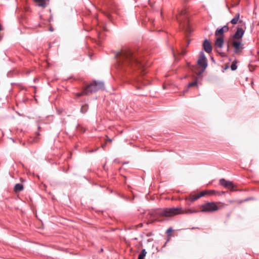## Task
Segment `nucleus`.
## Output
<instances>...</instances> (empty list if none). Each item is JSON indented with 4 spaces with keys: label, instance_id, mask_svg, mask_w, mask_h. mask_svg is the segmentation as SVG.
I'll list each match as a JSON object with an SVG mask.
<instances>
[{
    "label": "nucleus",
    "instance_id": "1",
    "mask_svg": "<svg viewBox=\"0 0 259 259\" xmlns=\"http://www.w3.org/2000/svg\"><path fill=\"white\" fill-rule=\"evenodd\" d=\"M115 57L119 69L131 72L138 68L142 75L146 73L145 63L143 62L142 56L139 52L130 49H122L116 54Z\"/></svg>",
    "mask_w": 259,
    "mask_h": 259
},
{
    "label": "nucleus",
    "instance_id": "2",
    "mask_svg": "<svg viewBox=\"0 0 259 259\" xmlns=\"http://www.w3.org/2000/svg\"><path fill=\"white\" fill-rule=\"evenodd\" d=\"M198 211L192 210L190 209H184L181 207L165 208L157 209L155 213L159 217H171L175 215L192 213Z\"/></svg>",
    "mask_w": 259,
    "mask_h": 259
},
{
    "label": "nucleus",
    "instance_id": "3",
    "mask_svg": "<svg viewBox=\"0 0 259 259\" xmlns=\"http://www.w3.org/2000/svg\"><path fill=\"white\" fill-rule=\"evenodd\" d=\"M215 194V191L214 190L203 191L197 194L191 193L188 197H186L185 200L187 201L188 203L190 202L189 204V205H190L191 203L197 200L201 197L205 195H212Z\"/></svg>",
    "mask_w": 259,
    "mask_h": 259
},
{
    "label": "nucleus",
    "instance_id": "4",
    "mask_svg": "<svg viewBox=\"0 0 259 259\" xmlns=\"http://www.w3.org/2000/svg\"><path fill=\"white\" fill-rule=\"evenodd\" d=\"M86 93L89 95L93 94L100 90L104 89V84L101 81H94L90 83L86 88Z\"/></svg>",
    "mask_w": 259,
    "mask_h": 259
},
{
    "label": "nucleus",
    "instance_id": "5",
    "mask_svg": "<svg viewBox=\"0 0 259 259\" xmlns=\"http://www.w3.org/2000/svg\"><path fill=\"white\" fill-rule=\"evenodd\" d=\"M220 202H208L203 204L200 207L202 208V212H213L218 210L220 207L218 204H221Z\"/></svg>",
    "mask_w": 259,
    "mask_h": 259
},
{
    "label": "nucleus",
    "instance_id": "6",
    "mask_svg": "<svg viewBox=\"0 0 259 259\" xmlns=\"http://www.w3.org/2000/svg\"><path fill=\"white\" fill-rule=\"evenodd\" d=\"M231 45L234 49V53L237 55H240L244 49L243 44L240 40H232Z\"/></svg>",
    "mask_w": 259,
    "mask_h": 259
},
{
    "label": "nucleus",
    "instance_id": "7",
    "mask_svg": "<svg viewBox=\"0 0 259 259\" xmlns=\"http://www.w3.org/2000/svg\"><path fill=\"white\" fill-rule=\"evenodd\" d=\"M197 64L202 68V72L207 66V60L203 52H201L199 54V59L197 60Z\"/></svg>",
    "mask_w": 259,
    "mask_h": 259
},
{
    "label": "nucleus",
    "instance_id": "8",
    "mask_svg": "<svg viewBox=\"0 0 259 259\" xmlns=\"http://www.w3.org/2000/svg\"><path fill=\"white\" fill-rule=\"evenodd\" d=\"M244 30L241 27H238L235 33L233 35V40H240L241 39L244 34Z\"/></svg>",
    "mask_w": 259,
    "mask_h": 259
},
{
    "label": "nucleus",
    "instance_id": "9",
    "mask_svg": "<svg viewBox=\"0 0 259 259\" xmlns=\"http://www.w3.org/2000/svg\"><path fill=\"white\" fill-rule=\"evenodd\" d=\"M219 183L221 185L223 186L224 187L232 190L234 187V185L233 183L229 181H227L224 179H220L219 181Z\"/></svg>",
    "mask_w": 259,
    "mask_h": 259
},
{
    "label": "nucleus",
    "instance_id": "10",
    "mask_svg": "<svg viewBox=\"0 0 259 259\" xmlns=\"http://www.w3.org/2000/svg\"><path fill=\"white\" fill-rule=\"evenodd\" d=\"M203 48L207 53H210L212 52V47L209 41L207 39H205L203 42Z\"/></svg>",
    "mask_w": 259,
    "mask_h": 259
},
{
    "label": "nucleus",
    "instance_id": "11",
    "mask_svg": "<svg viewBox=\"0 0 259 259\" xmlns=\"http://www.w3.org/2000/svg\"><path fill=\"white\" fill-rule=\"evenodd\" d=\"M187 12L186 9H184L182 10H181L179 13V15H177L176 16V18L177 20L180 23H181V20L180 19V17L184 16L185 18H186V14Z\"/></svg>",
    "mask_w": 259,
    "mask_h": 259
},
{
    "label": "nucleus",
    "instance_id": "12",
    "mask_svg": "<svg viewBox=\"0 0 259 259\" xmlns=\"http://www.w3.org/2000/svg\"><path fill=\"white\" fill-rule=\"evenodd\" d=\"M224 43V40L223 36L217 38L215 42V46L219 48H222Z\"/></svg>",
    "mask_w": 259,
    "mask_h": 259
},
{
    "label": "nucleus",
    "instance_id": "13",
    "mask_svg": "<svg viewBox=\"0 0 259 259\" xmlns=\"http://www.w3.org/2000/svg\"><path fill=\"white\" fill-rule=\"evenodd\" d=\"M39 7L45 8L49 0H34Z\"/></svg>",
    "mask_w": 259,
    "mask_h": 259
},
{
    "label": "nucleus",
    "instance_id": "14",
    "mask_svg": "<svg viewBox=\"0 0 259 259\" xmlns=\"http://www.w3.org/2000/svg\"><path fill=\"white\" fill-rule=\"evenodd\" d=\"M240 18V14L237 13L235 14V17L231 20L230 22L233 24H236L238 22Z\"/></svg>",
    "mask_w": 259,
    "mask_h": 259
},
{
    "label": "nucleus",
    "instance_id": "15",
    "mask_svg": "<svg viewBox=\"0 0 259 259\" xmlns=\"http://www.w3.org/2000/svg\"><path fill=\"white\" fill-rule=\"evenodd\" d=\"M14 189L15 191H21L23 189V186L22 184L18 183L15 185Z\"/></svg>",
    "mask_w": 259,
    "mask_h": 259
},
{
    "label": "nucleus",
    "instance_id": "16",
    "mask_svg": "<svg viewBox=\"0 0 259 259\" xmlns=\"http://www.w3.org/2000/svg\"><path fill=\"white\" fill-rule=\"evenodd\" d=\"M147 252L145 249H143L142 250L141 252L139 255L138 258V259H144V257H145L146 255Z\"/></svg>",
    "mask_w": 259,
    "mask_h": 259
},
{
    "label": "nucleus",
    "instance_id": "17",
    "mask_svg": "<svg viewBox=\"0 0 259 259\" xmlns=\"http://www.w3.org/2000/svg\"><path fill=\"white\" fill-rule=\"evenodd\" d=\"M88 110V106L87 105H84L81 106L80 111L82 113H85Z\"/></svg>",
    "mask_w": 259,
    "mask_h": 259
},
{
    "label": "nucleus",
    "instance_id": "18",
    "mask_svg": "<svg viewBox=\"0 0 259 259\" xmlns=\"http://www.w3.org/2000/svg\"><path fill=\"white\" fill-rule=\"evenodd\" d=\"M224 34L223 30L222 29H217L215 32V35L218 36V35H223Z\"/></svg>",
    "mask_w": 259,
    "mask_h": 259
},
{
    "label": "nucleus",
    "instance_id": "19",
    "mask_svg": "<svg viewBox=\"0 0 259 259\" xmlns=\"http://www.w3.org/2000/svg\"><path fill=\"white\" fill-rule=\"evenodd\" d=\"M236 63H237V62L236 60H235L234 61H233L231 65V68L232 69V70H235L237 68V66L236 65Z\"/></svg>",
    "mask_w": 259,
    "mask_h": 259
},
{
    "label": "nucleus",
    "instance_id": "20",
    "mask_svg": "<svg viewBox=\"0 0 259 259\" xmlns=\"http://www.w3.org/2000/svg\"><path fill=\"white\" fill-rule=\"evenodd\" d=\"M89 94L88 93H86V89L85 88L83 91L81 92H80V93H78L76 95L77 97H80V96H83V95H88Z\"/></svg>",
    "mask_w": 259,
    "mask_h": 259
},
{
    "label": "nucleus",
    "instance_id": "21",
    "mask_svg": "<svg viewBox=\"0 0 259 259\" xmlns=\"http://www.w3.org/2000/svg\"><path fill=\"white\" fill-rule=\"evenodd\" d=\"M197 85V80H195L193 82L189 83L188 84V88H191V87H193L196 86Z\"/></svg>",
    "mask_w": 259,
    "mask_h": 259
},
{
    "label": "nucleus",
    "instance_id": "22",
    "mask_svg": "<svg viewBox=\"0 0 259 259\" xmlns=\"http://www.w3.org/2000/svg\"><path fill=\"white\" fill-rule=\"evenodd\" d=\"M173 231V230L172 229V228H169L167 230H166V234L167 236H170V234Z\"/></svg>",
    "mask_w": 259,
    "mask_h": 259
},
{
    "label": "nucleus",
    "instance_id": "23",
    "mask_svg": "<svg viewBox=\"0 0 259 259\" xmlns=\"http://www.w3.org/2000/svg\"><path fill=\"white\" fill-rule=\"evenodd\" d=\"M221 29L223 30L224 33L225 32H227L229 30V27L227 25H225L223 27H221Z\"/></svg>",
    "mask_w": 259,
    "mask_h": 259
},
{
    "label": "nucleus",
    "instance_id": "24",
    "mask_svg": "<svg viewBox=\"0 0 259 259\" xmlns=\"http://www.w3.org/2000/svg\"><path fill=\"white\" fill-rule=\"evenodd\" d=\"M251 198H247V199H244V200H239V201H238V203L240 204V203H243V202H245V201H248V200H251Z\"/></svg>",
    "mask_w": 259,
    "mask_h": 259
},
{
    "label": "nucleus",
    "instance_id": "25",
    "mask_svg": "<svg viewBox=\"0 0 259 259\" xmlns=\"http://www.w3.org/2000/svg\"><path fill=\"white\" fill-rule=\"evenodd\" d=\"M107 141H109V142H112V139H109V138H108V139H107V140H106V142Z\"/></svg>",
    "mask_w": 259,
    "mask_h": 259
},
{
    "label": "nucleus",
    "instance_id": "26",
    "mask_svg": "<svg viewBox=\"0 0 259 259\" xmlns=\"http://www.w3.org/2000/svg\"><path fill=\"white\" fill-rule=\"evenodd\" d=\"M139 81H141V82H142V84H143L144 85H146V84H147V83H145V82H144V81H142V80H139Z\"/></svg>",
    "mask_w": 259,
    "mask_h": 259
},
{
    "label": "nucleus",
    "instance_id": "27",
    "mask_svg": "<svg viewBox=\"0 0 259 259\" xmlns=\"http://www.w3.org/2000/svg\"><path fill=\"white\" fill-rule=\"evenodd\" d=\"M143 226V224L142 223H140L138 225V227H142Z\"/></svg>",
    "mask_w": 259,
    "mask_h": 259
},
{
    "label": "nucleus",
    "instance_id": "28",
    "mask_svg": "<svg viewBox=\"0 0 259 259\" xmlns=\"http://www.w3.org/2000/svg\"><path fill=\"white\" fill-rule=\"evenodd\" d=\"M3 29L2 26L0 24V31Z\"/></svg>",
    "mask_w": 259,
    "mask_h": 259
},
{
    "label": "nucleus",
    "instance_id": "29",
    "mask_svg": "<svg viewBox=\"0 0 259 259\" xmlns=\"http://www.w3.org/2000/svg\"><path fill=\"white\" fill-rule=\"evenodd\" d=\"M81 129H82V132L84 133L85 132V129L83 128L82 127H81Z\"/></svg>",
    "mask_w": 259,
    "mask_h": 259
},
{
    "label": "nucleus",
    "instance_id": "30",
    "mask_svg": "<svg viewBox=\"0 0 259 259\" xmlns=\"http://www.w3.org/2000/svg\"><path fill=\"white\" fill-rule=\"evenodd\" d=\"M105 145H106V143L104 144L103 145H102V148H104V147L105 146Z\"/></svg>",
    "mask_w": 259,
    "mask_h": 259
},
{
    "label": "nucleus",
    "instance_id": "31",
    "mask_svg": "<svg viewBox=\"0 0 259 259\" xmlns=\"http://www.w3.org/2000/svg\"><path fill=\"white\" fill-rule=\"evenodd\" d=\"M221 54H222V56H223V54H224V53H222Z\"/></svg>",
    "mask_w": 259,
    "mask_h": 259
}]
</instances>
